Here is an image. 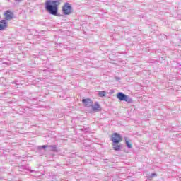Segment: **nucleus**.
Segmentation results:
<instances>
[{
    "label": "nucleus",
    "mask_w": 181,
    "mask_h": 181,
    "mask_svg": "<svg viewBox=\"0 0 181 181\" xmlns=\"http://www.w3.org/2000/svg\"><path fill=\"white\" fill-rule=\"evenodd\" d=\"M62 4V0H47L45 2V9L50 15L56 16L59 12V5Z\"/></svg>",
    "instance_id": "obj_1"
},
{
    "label": "nucleus",
    "mask_w": 181,
    "mask_h": 181,
    "mask_svg": "<svg viewBox=\"0 0 181 181\" xmlns=\"http://www.w3.org/2000/svg\"><path fill=\"white\" fill-rule=\"evenodd\" d=\"M117 98L120 101H125L128 104H131L133 102L132 98H131L128 95L124 94L122 92H119L117 95Z\"/></svg>",
    "instance_id": "obj_2"
},
{
    "label": "nucleus",
    "mask_w": 181,
    "mask_h": 181,
    "mask_svg": "<svg viewBox=\"0 0 181 181\" xmlns=\"http://www.w3.org/2000/svg\"><path fill=\"white\" fill-rule=\"evenodd\" d=\"M112 141L113 144H119L122 141V137H121V135L118 133H113L112 134Z\"/></svg>",
    "instance_id": "obj_3"
},
{
    "label": "nucleus",
    "mask_w": 181,
    "mask_h": 181,
    "mask_svg": "<svg viewBox=\"0 0 181 181\" xmlns=\"http://www.w3.org/2000/svg\"><path fill=\"white\" fill-rule=\"evenodd\" d=\"M71 9L72 8L70 4L66 3L62 8L64 15H70V13H71Z\"/></svg>",
    "instance_id": "obj_4"
},
{
    "label": "nucleus",
    "mask_w": 181,
    "mask_h": 181,
    "mask_svg": "<svg viewBox=\"0 0 181 181\" xmlns=\"http://www.w3.org/2000/svg\"><path fill=\"white\" fill-rule=\"evenodd\" d=\"M6 21H12L13 19V13L11 11H6L4 13Z\"/></svg>",
    "instance_id": "obj_5"
},
{
    "label": "nucleus",
    "mask_w": 181,
    "mask_h": 181,
    "mask_svg": "<svg viewBox=\"0 0 181 181\" xmlns=\"http://www.w3.org/2000/svg\"><path fill=\"white\" fill-rule=\"evenodd\" d=\"M82 103L84 104L85 107L87 108H90V107H93V101L91 99H83Z\"/></svg>",
    "instance_id": "obj_6"
},
{
    "label": "nucleus",
    "mask_w": 181,
    "mask_h": 181,
    "mask_svg": "<svg viewBox=\"0 0 181 181\" xmlns=\"http://www.w3.org/2000/svg\"><path fill=\"white\" fill-rule=\"evenodd\" d=\"M8 28V21L6 20L0 21V30H5Z\"/></svg>",
    "instance_id": "obj_7"
},
{
    "label": "nucleus",
    "mask_w": 181,
    "mask_h": 181,
    "mask_svg": "<svg viewBox=\"0 0 181 181\" xmlns=\"http://www.w3.org/2000/svg\"><path fill=\"white\" fill-rule=\"evenodd\" d=\"M92 108L91 110L93 111H100L101 110V107L100 106V104H98V102L95 103V105L93 106L92 105Z\"/></svg>",
    "instance_id": "obj_8"
},
{
    "label": "nucleus",
    "mask_w": 181,
    "mask_h": 181,
    "mask_svg": "<svg viewBox=\"0 0 181 181\" xmlns=\"http://www.w3.org/2000/svg\"><path fill=\"white\" fill-rule=\"evenodd\" d=\"M112 146L115 151H121V145H118V143H113Z\"/></svg>",
    "instance_id": "obj_9"
},
{
    "label": "nucleus",
    "mask_w": 181,
    "mask_h": 181,
    "mask_svg": "<svg viewBox=\"0 0 181 181\" xmlns=\"http://www.w3.org/2000/svg\"><path fill=\"white\" fill-rule=\"evenodd\" d=\"M105 94H107V92H105V90L98 92L99 97H105Z\"/></svg>",
    "instance_id": "obj_10"
},
{
    "label": "nucleus",
    "mask_w": 181,
    "mask_h": 181,
    "mask_svg": "<svg viewBox=\"0 0 181 181\" xmlns=\"http://www.w3.org/2000/svg\"><path fill=\"white\" fill-rule=\"evenodd\" d=\"M125 139V142H126V145L127 146V148H132V145H131V144H129V141H128V140H127V137L124 138Z\"/></svg>",
    "instance_id": "obj_11"
},
{
    "label": "nucleus",
    "mask_w": 181,
    "mask_h": 181,
    "mask_svg": "<svg viewBox=\"0 0 181 181\" xmlns=\"http://www.w3.org/2000/svg\"><path fill=\"white\" fill-rule=\"evenodd\" d=\"M51 148V151H56V146H49Z\"/></svg>",
    "instance_id": "obj_12"
},
{
    "label": "nucleus",
    "mask_w": 181,
    "mask_h": 181,
    "mask_svg": "<svg viewBox=\"0 0 181 181\" xmlns=\"http://www.w3.org/2000/svg\"><path fill=\"white\" fill-rule=\"evenodd\" d=\"M42 149H46V148H47V145H44L41 146Z\"/></svg>",
    "instance_id": "obj_13"
},
{
    "label": "nucleus",
    "mask_w": 181,
    "mask_h": 181,
    "mask_svg": "<svg viewBox=\"0 0 181 181\" xmlns=\"http://www.w3.org/2000/svg\"><path fill=\"white\" fill-rule=\"evenodd\" d=\"M81 131L87 132V131H88V129H87V128H83V129H81Z\"/></svg>",
    "instance_id": "obj_14"
},
{
    "label": "nucleus",
    "mask_w": 181,
    "mask_h": 181,
    "mask_svg": "<svg viewBox=\"0 0 181 181\" xmlns=\"http://www.w3.org/2000/svg\"><path fill=\"white\" fill-rule=\"evenodd\" d=\"M155 176H156V173H152L151 175V177H155Z\"/></svg>",
    "instance_id": "obj_15"
},
{
    "label": "nucleus",
    "mask_w": 181,
    "mask_h": 181,
    "mask_svg": "<svg viewBox=\"0 0 181 181\" xmlns=\"http://www.w3.org/2000/svg\"><path fill=\"white\" fill-rule=\"evenodd\" d=\"M117 80H119V78H117Z\"/></svg>",
    "instance_id": "obj_16"
}]
</instances>
